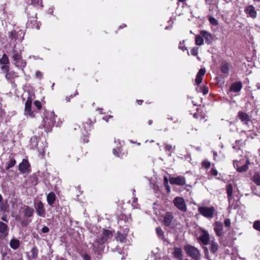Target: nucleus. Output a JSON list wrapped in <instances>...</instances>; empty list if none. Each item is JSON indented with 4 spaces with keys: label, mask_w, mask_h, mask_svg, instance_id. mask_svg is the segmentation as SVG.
<instances>
[{
    "label": "nucleus",
    "mask_w": 260,
    "mask_h": 260,
    "mask_svg": "<svg viewBox=\"0 0 260 260\" xmlns=\"http://www.w3.org/2000/svg\"><path fill=\"white\" fill-rule=\"evenodd\" d=\"M91 124L92 121L90 119H88L87 121L85 122V123L83 124L84 130L86 132V133L90 130Z\"/></svg>",
    "instance_id": "obj_31"
},
{
    "label": "nucleus",
    "mask_w": 260,
    "mask_h": 260,
    "mask_svg": "<svg viewBox=\"0 0 260 260\" xmlns=\"http://www.w3.org/2000/svg\"><path fill=\"white\" fill-rule=\"evenodd\" d=\"M137 102L139 105H141L143 102V101L142 100H137Z\"/></svg>",
    "instance_id": "obj_56"
},
{
    "label": "nucleus",
    "mask_w": 260,
    "mask_h": 260,
    "mask_svg": "<svg viewBox=\"0 0 260 260\" xmlns=\"http://www.w3.org/2000/svg\"><path fill=\"white\" fill-rule=\"evenodd\" d=\"M224 224L225 226V231H227L231 225V221L229 218H226L224 220Z\"/></svg>",
    "instance_id": "obj_33"
},
{
    "label": "nucleus",
    "mask_w": 260,
    "mask_h": 260,
    "mask_svg": "<svg viewBox=\"0 0 260 260\" xmlns=\"http://www.w3.org/2000/svg\"><path fill=\"white\" fill-rule=\"evenodd\" d=\"M206 73L205 68L201 69L198 72L195 79V82L197 85H199L202 82L203 77L204 76Z\"/></svg>",
    "instance_id": "obj_14"
},
{
    "label": "nucleus",
    "mask_w": 260,
    "mask_h": 260,
    "mask_svg": "<svg viewBox=\"0 0 260 260\" xmlns=\"http://www.w3.org/2000/svg\"><path fill=\"white\" fill-rule=\"evenodd\" d=\"M156 233L159 237H162L164 236V232L160 227L156 229Z\"/></svg>",
    "instance_id": "obj_38"
},
{
    "label": "nucleus",
    "mask_w": 260,
    "mask_h": 260,
    "mask_svg": "<svg viewBox=\"0 0 260 260\" xmlns=\"http://www.w3.org/2000/svg\"><path fill=\"white\" fill-rule=\"evenodd\" d=\"M217 155V152H213V156H214V159H215V157H216Z\"/></svg>",
    "instance_id": "obj_57"
},
{
    "label": "nucleus",
    "mask_w": 260,
    "mask_h": 260,
    "mask_svg": "<svg viewBox=\"0 0 260 260\" xmlns=\"http://www.w3.org/2000/svg\"><path fill=\"white\" fill-rule=\"evenodd\" d=\"M169 182L172 185H177L179 186H183L186 184V179L183 176H178L177 177H170Z\"/></svg>",
    "instance_id": "obj_9"
},
{
    "label": "nucleus",
    "mask_w": 260,
    "mask_h": 260,
    "mask_svg": "<svg viewBox=\"0 0 260 260\" xmlns=\"http://www.w3.org/2000/svg\"><path fill=\"white\" fill-rule=\"evenodd\" d=\"M173 203L174 206L179 210L182 212L187 211V206L185 200L182 197H175L173 201Z\"/></svg>",
    "instance_id": "obj_4"
},
{
    "label": "nucleus",
    "mask_w": 260,
    "mask_h": 260,
    "mask_svg": "<svg viewBox=\"0 0 260 260\" xmlns=\"http://www.w3.org/2000/svg\"><path fill=\"white\" fill-rule=\"evenodd\" d=\"M30 164L27 159H23L19 165V170L22 174L28 173L30 172Z\"/></svg>",
    "instance_id": "obj_10"
},
{
    "label": "nucleus",
    "mask_w": 260,
    "mask_h": 260,
    "mask_svg": "<svg viewBox=\"0 0 260 260\" xmlns=\"http://www.w3.org/2000/svg\"><path fill=\"white\" fill-rule=\"evenodd\" d=\"M173 254L175 258L181 260L182 259V249L179 247L174 248Z\"/></svg>",
    "instance_id": "obj_20"
},
{
    "label": "nucleus",
    "mask_w": 260,
    "mask_h": 260,
    "mask_svg": "<svg viewBox=\"0 0 260 260\" xmlns=\"http://www.w3.org/2000/svg\"><path fill=\"white\" fill-rule=\"evenodd\" d=\"M198 53V48L194 47L191 50V53L193 56H197Z\"/></svg>",
    "instance_id": "obj_42"
},
{
    "label": "nucleus",
    "mask_w": 260,
    "mask_h": 260,
    "mask_svg": "<svg viewBox=\"0 0 260 260\" xmlns=\"http://www.w3.org/2000/svg\"><path fill=\"white\" fill-rule=\"evenodd\" d=\"M246 13L247 15L252 18H255L256 17V11L255 8L252 6H248L246 8Z\"/></svg>",
    "instance_id": "obj_15"
},
{
    "label": "nucleus",
    "mask_w": 260,
    "mask_h": 260,
    "mask_svg": "<svg viewBox=\"0 0 260 260\" xmlns=\"http://www.w3.org/2000/svg\"><path fill=\"white\" fill-rule=\"evenodd\" d=\"M164 181H165V185L167 184L168 180V179L167 177H165Z\"/></svg>",
    "instance_id": "obj_55"
},
{
    "label": "nucleus",
    "mask_w": 260,
    "mask_h": 260,
    "mask_svg": "<svg viewBox=\"0 0 260 260\" xmlns=\"http://www.w3.org/2000/svg\"><path fill=\"white\" fill-rule=\"evenodd\" d=\"M196 44L198 46H201L204 44V40L201 35H197L195 39Z\"/></svg>",
    "instance_id": "obj_29"
},
{
    "label": "nucleus",
    "mask_w": 260,
    "mask_h": 260,
    "mask_svg": "<svg viewBox=\"0 0 260 260\" xmlns=\"http://www.w3.org/2000/svg\"><path fill=\"white\" fill-rule=\"evenodd\" d=\"M209 244L210 245V250L213 253H215L218 250V245L216 242L214 241H211L209 242Z\"/></svg>",
    "instance_id": "obj_25"
},
{
    "label": "nucleus",
    "mask_w": 260,
    "mask_h": 260,
    "mask_svg": "<svg viewBox=\"0 0 260 260\" xmlns=\"http://www.w3.org/2000/svg\"><path fill=\"white\" fill-rule=\"evenodd\" d=\"M1 69L2 70L4 71L7 73L9 71V67L8 64H3V66L1 67Z\"/></svg>",
    "instance_id": "obj_43"
},
{
    "label": "nucleus",
    "mask_w": 260,
    "mask_h": 260,
    "mask_svg": "<svg viewBox=\"0 0 260 260\" xmlns=\"http://www.w3.org/2000/svg\"><path fill=\"white\" fill-rule=\"evenodd\" d=\"M5 76L8 80H11L15 78L16 77H17L18 75L17 73L13 71H9L6 73Z\"/></svg>",
    "instance_id": "obj_22"
},
{
    "label": "nucleus",
    "mask_w": 260,
    "mask_h": 260,
    "mask_svg": "<svg viewBox=\"0 0 260 260\" xmlns=\"http://www.w3.org/2000/svg\"><path fill=\"white\" fill-rule=\"evenodd\" d=\"M49 231V229L47 226H45L42 229V232L43 233H47Z\"/></svg>",
    "instance_id": "obj_47"
},
{
    "label": "nucleus",
    "mask_w": 260,
    "mask_h": 260,
    "mask_svg": "<svg viewBox=\"0 0 260 260\" xmlns=\"http://www.w3.org/2000/svg\"><path fill=\"white\" fill-rule=\"evenodd\" d=\"M210 172L211 175L214 176H216L218 175L217 171L214 168H212Z\"/></svg>",
    "instance_id": "obj_44"
},
{
    "label": "nucleus",
    "mask_w": 260,
    "mask_h": 260,
    "mask_svg": "<svg viewBox=\"0 0 260 260\" xmlns=\"http://www.w3.org/2000/svg\"><path fill=\"white\" fill-rule=\"evenodd\" d=\"M32 102L31 98L29 96L25 103L24 114L31 118H34L35 116V111L31 110Z\"/></svg>",
    "instance_id": "obj_8"
},
{
    "label": "nucleus",
    "mask_w": 260,
    "mask_h": 260,
    "mask_svg": "<svg viewBox=\"0 0 260 260\" xmlns=\"http://www.w3.org/2000/svg\"><path fill=\"white\" fill-rule=\"evenodd\" d=\"M103 235L104 237L102 239V241L104 242L107 239H105V237H106L107 238H110L112 236V233L108 230H105L103 232Z\"/></svg>",
    "instance_id": "obj_30"
},
{
    "label": "nucleus",
    "mask_w": 260,
    "mask_h": 260,
    "mask_svg": "<svg viewBox=\"0 0 260 260\" xmlns=\"http://www.w3.org/2000/svg\"><path fill=\"white\" fill-rule=\"evenodd\" d=\"M165 149L166 151L172 152L173 151V147L172 145L166 144Z\"/></svg>",
    "instance_id": "obj_40"
},
{
    "label": "nucleus",
    "mask_w": 260,
    "mask_h": 260,
    "mask_svg": "<svg viewBox=\"0 0 260 260\" xmlns=\"http://www.w3.org/2000/svg\"><path fill=\"white\" fill-rule=\"evenodd\" d=\"M84 142H88V140H84Z\"/></svg>",
    "instance_id": "obj_63"
},
{
    "label": "nucleus",
    "mask_w": 260,
    "mask_h": 260,
    "mask_svg": "<svg viewBox=\"0 0 260 260\" xmlns=\"http://www.w3.org/2000/svg\"><path fill=\"white\" fill-rule=\"evenodd\" d=\"M199 91L202 92L204 95L206 94L209 91L208 87L206 86H201L199 89Z\"/></svg>",
    "instance_id": "obj_35"
},
{
    "label": "nucleus",
    "mask_w": 260,
    "mask_h": 260,
    "mask_svg": "<svg viewBox=\"0 0 260 260\" xmlns=\"http://www.w3.org/2000/svg\"><path fill=\"white\" fill-rule=\"evenodd\" d=\"M210 23L213 25H217L218 24L217 20L213 17H210L209 18Z\"/></svg>",
    "instance_id": "obj_39"
},
{
    "label": "nucleus",
    "mask_w": 260,
    "mask_h": 260,
    "mask_svg": "<svg viewBox=\"0 0 260 260\" xmlns=\"http://www.w3.org/2000/svg\"><path fill=\"white\" fill-rule=\"evenodd\" d=\"M242 85V83L239 82L233 83L230 87V91L233 92H238L241 90Z\"/></svg>",
    "instance_id": "obj_19"
},
{
    "label": "nucleus",
    "mask_w": 260,
    "mask_h": 260,
    "mask_svg": "<svg viewBox=\"0 0 260 260\" xmlns=\"http://www.w3.org/2000/svg\"><path fill=\"white\" fill-rule=\"evenodd\" d=\"M82 257L84 260H91V257L88 254H84Z\"/></svg>",
    "instance_id": "obj_46"
},
{
    "label": "nucleus",
    "mask_w": 260,
    "mask_h": 260,
    "mask_svg": "<svg viewBox=\"0 0 260 260\" xmlns=\"http://www.w3.org/2000/svg\"><path fill=\"white\" fill-rule=\"evenodd\" d=\"M213 229L216 235L219 237V241L222 243L224 246L228 245L227 243L223 241L222 236L224 233V228L222 223L220 221H215L213 224Z\"/></svg>",
    "instance_id": "obj_3"
},
{
    "label": "nucleus",
    "mask_w": 260,
    "mask_h": 260,
    "mask_svg": "<svg viewBox=\"0 0 260 260\" xmlns=\"http://www.w3.org/2000/svg\"><path fill=\"white\" fill-rule=\"evenodd\" d=\"M200 35L207 41H210L211 39V34L205 30L201 31Z\"/></svg>",
    "instance_id": "obj_27"
},
{
    "label": "nucleus",
    "mask_w": 260,
    "mask_h": 260,
    "mask_svg": "<svg viewBox=\"0 0 260 260\" xmlns=\"http://www.w3.org/2000/svg\"><path fill=\"white\" fill-rule=\"evenodd\" d=\"M34 210V209L28 206H26L24 209V215L25 216L30 217L33 215Z\"/></svg>",
    "instance_id": "obj_24"
},
{
    "label": "nucleus",
    "mask_w": 260,
    "mask_h": 260,
    "mask_svg": "<svg viewBox=\"0 0 260 260\" xmlns=\"http://www.w3.org/2000/svg\"><path fill=\"white\" fill-rule=\"evenodd\" d=\"M198 211L201 214L206 218H212L215 212V209L213 207H200Z\"/></svg>",
    "instance_id": "obj_5"
},
{
    "label": "nucleus",
    "mask_w": 260,
    "mask_h": 260,
    "mask_svg": "<svg viewBox=\"0 0 260 260\" xmlns=\"http://www.w3.org/2000/svg\"><path fill=\"white\" fill-rule=\"evenodd\" d=\"M103 119L105 120L106 121H108V120H107V119H106V117L103 118Z\"/></svg>",
    "instance_id": "obj_64"
},
{
    "label": "nucleus",
    "mask_w": 260,
    "mask_h": 260,
    "mask_svg": "<svg viewBox=\"0 0 260 260\" xmlns=\"http://www.w3.org/2000/svg\"><path fill=\"white\" fill-rule=\"evenodd\" d=\"M226 190V193L228 194L229 204L231 205L233 203V199H232V194H233L232 185L230 184L227 185Z\"/></svg>",
    "instance_id": "obj_16"
},
{
    "label": "nucleus",
    "mask_w": 260,
    "mask_h": 260,
    "mask_svg": "<svg viewBox=\"0 0 260 260\" xmlns=\"http://www.w3.org/2000/svg\"><path fill=\"white\" fill-rule=\"evenodd\" d=\"M165 187L167 190V192L169 193L170 192L171 190H170V187L169 186V185L167 184H165Z\"/></svg>",
    "instance_id": "obj_51"
},
{
    "label": "nucleus",
    "mask_w": 260,
    "mask_h": 260,
    "mask_svg": "<svg viewBox=\"0 0 260 260\" xmlns=\"http://www.w3.org/2000/svg\"><path fill=\"white\" fill-rule=\"evenodd\" d=\"M56 196L54 192H51L47 196V201L50 206H52L55 202Z\"/></svg>",
    "instance_id": "obj_17"
},
{
    "label": "nucleus",
    "mask_w": 260,
    "mask_h": 260,
    "mask_svg": "<svg viewBox=\"0 0 260 260\" xmlns=\"http://www.w3.org/2000/svg\"><path fill=\"white\" fill-rule=\"evenodd\" d=\"M152 121L151 120H149L148 121V124L149 125H151L152 124Z\"/></svg>",
    "instance_id": "obj_58"
},
{
    "label": "nucleus",
    "mask_w": 260,
    "mask_h": 260,
    "mask_svg": "<svg viewBox=\"0 0 260 260\" xmlns=\"http://www.w3.org/2000/svg\"><path fill=\"white\" fill-rule=\"evenodd\" d=\"M199 241L204 245H207L210 242V237L208 232L204 229H201L199 232Z\"/></svg>",
    "instance_id": "obj_7"
},
{
    "label": "nucleus",
    "mask_w": 260,
    "mask_h": 260,
    "mask_svg": "<svg viewBox=\"0 0 260 260\" xmlns=\"http://www.w3.org/2000/svg\"><path fill=\"white\" fill-rule=\"evenodd\" d=\"M43 75L42 73L40 71H37L36 73V77L37 78L41 79Z\"/></svg>",
    "instance_id": "obj_48"
},
{
    "label": "nucleus",
    "mask_w": 260,
    "mask_h": 260,
    "mask_svg": "<svg viewBox=\"0 0 260 260\" xmlns=\"http://www.w3.org/2000/svg\"><path fill=\"white\" fill-rule=\"evenodd\" d=\"M8 225L3 222H0V238L4 239L8 235Z\"/></svg>",
    "instance_id": "obj_11"
},
{
    "label": "nucleus",
    "mask_w": 260,
    "mask_h": 260,
    "mask_svg": "<svg viewBox=\"0 0 260 260\" xmlns=\"http://www.w3.org/2000/svg\"><path fill=\"white\" fill-rule=\"evenodd\" d=\"M210 166H211L210 162L207 160H205L203 161L202 162V166L206 169L209 168Z\"/></svg>",
    "instance_id": "obj_36"
},
{
    "label": "nucleus",
    "mask_w": 260,
    "mask_h": 260,
    "mask_svg": "<svg viewBox=\"0 0 260 260\" xmlns=\"http://www.w3.org/2000/svg\"><path fill=\"white\" fill-rule=\"evenodd\" d=\"M174 216L173 213L170 212H167L163 217V223L166 226H170L173 221Z\"/></svg>",
    "instance_id": "obj_13"
},
{
    "label": "nucleus",
    "mask_w": 260,
    "mask_h": 260,
    "mask_svg": "<svg viewBox=\"0 0 260 260\" xmlns=\"http://www.w3.org/2000/svg\"><path fill=\"white\" fill-rule=\"evenodd\" d=\"M12 58L15 61V65L17 68H20L23 71V68L26 66L25 60L22 59V52L20 50H17L14 48L12 51Z\"/></svg>",
    "instance_id": "obj_2"
},
{
    "label": "nucleus",
    "mask_w": 260,
    "mask_h": 260,
    "mask_svg": "<svg viewBox=\"0 0 260 260\" xmlns=\"http://www.w3.org/2000/svg\"><path fill=\"white\" fill-rule=\"evenodd\" d=\"M36 28H37V29H40V25H39V23H38V24H37Z\"/></svg>",
    "instance_id": "obj_59"
},
{
    "label": "nucleus",
    "mask_w": 260,
    "mask_h": 260,
    "mask_svg": "<svg viewBox=\"0 0 260 260\" xmlns=\"http://www.w3.org/2000/svg\"><path fill=\"white\" fill-rule=\"evenodd\" d=\"M178 1L180 2H185L186 0H178Z\"/></svg>",
    "instance_id": "obj_62"
},
{
    "label": "nucleus",
    "mask_w": 260,
    "mask_h": 260,
    "mask_svg": "<svg viewBox=\"0 0 260 260\" xmlns=\"http://www.w3.org/2000/svg\"><path fill=\"white\" fill-rule=\"evenodd\" d=\"M35 106L37 107L38 110H40L42 108V104L39 101H36L34 103Z\"/></svg>",
    "instance_id": "obj_41"
},
{
    "label": "nucleus",
    "mask_w": 260,
    "mask_h": 260,
    "mask_svg": "<svg viewBox=\"0 0 260 260\" xmlns=\"http://www.w3.org/2000/svg\"><path fill=\"white\" fill-rule=\"evenodd\" d=\"M2 219L3 220V221H6V222H8V220H7V216H3L2 218Z\"/></svg>",
    "instance_id": "obj_54"
},
{
    "label": "nucleus",
    "mask_w": 260,
    "mask_h": 260,
    "mask_svg": "<svg viewBox=\"0 0 260 260\" xmlns=\"http://www.w3.org/2000/svg\"><path fill=\"white\" fill-rule=\"evenodd\" d=\"M36 212L38 215L42 217L45 216V209L43 203L41 201H39L36 207Z\"/></svg>",
    "instance_id": "obj_12"
},
{
    "label": "nucleus",
    "mask_w": 260,
    "mask_h": 260,
    "mask_svg": "<svg viewBox=\"0 0 260 260\" xmlns=\"http://www.w3.org/2000/svg\"><path fill=\"white\" fill-rule=\"evenodd\" d=\"M253 227L256 230L260 231V220L255 221L253 223Z\"/></svg>",
    "instance_id": "obj_37"
},
{
    "label": "nucleus",
    "mask_w": 260,
    "mask_h": 260,
    "mask_svg": "<svg viewBox=\"0 0 260 260\" xmlns=\"http://www.w3.org/2000/svg\"><path fill=\"white\" fill-rule=\"evenodd\" d=\"M10 245L12 249L16 250L18 249L20 246L19 240L16 239H12L10 241Z\"/></svg>",
    "instance_id": "obj_21"
},
{
    "label": "nucleus",
    "mask_w": 260,
    "mask_h": 260,
    "mask_svg": "<svg viewBox=\"0 0 260 260\" xmlns=\"http://www.w3.org/2000/svg\"><path fill=\"white\" fill-rule=\"evenodd\" d=\"M233 165L239 172H243L244 171V164L241 160L240 161L235 160Z\"/></svg>",
    "instance_id": "obj_18"
},
{
    "label": "nucleus",
    "mask_w": 260,
    "mask_h": 260,
    "mask_svg": "<svg viewBox=\"0 0 260 260\" xmlns=\"http://www.w3.org/2000/svg\"><path fill=\"white\" fill-rule=\"evenodd\" d=\"M0 64L5 65L9 64V57L6 54H4L2 57L0 58Z\"/></svg>",
    "instance_id": "obj_26"
},
{
    "label": "nucleus",
    "mask_w": 260,
    "mask_h": 260,
    "mask_svg": "<svg viewBox=\"0 0 260 260\" xmlns=\"http://www.w3.org/2000/svg\"><path fill=\"white\" fill-rule=\"evenodd\" d=\"M3 201V197L0 194V202H2Z\"/></svg>",
    "instance_id": "obj_60"
},
{
    "label": "nucleus",
    "mask_w": 260,
    "mask_h": 260,
    "mask_svg": "<svg viewBox=\"0 0 260 260\" xmlns=\"http://www.w3.org/2000/svg\"><path fill=\"white\" fill-rule=\"evenodd\" d=\"M16 163V160L14 158H10L9 161L7 164L6 169L9 170L14 167Z\"/></svg>",
    "instance_id": "obj_28"
},
{
    "label": "nucleus",
    "mask_w": 260,
    "mask_h": 260,
    "mask_svg": "<svg viewBox=\"0 0 260 260\" xmlns=\"http://www.w3.org/2000/svg\"><path fill=\"white\" fill-rule=\"evenodd\" d=\"M62 123L57 118V116L53 112H51L43 120V126L47 129H50L53 125L59 126Z\"/></svg>",
    "instance_id": "obj_1"
},
{
    "label": "nucleus",
    "mask_w": 260,
    "mask_h": 260,
    "mask_svg": "<svg viewBox=\"0 0 260 260\" xmlns=\"http://www.w3.org/2000/svg\"><path fill=\"white\" fill-rule=\"evenodd\" d=\"M113 154H114L115 155L117 156H119V155H118V152L117 151V150H116V149H113Z\"/></svg>",
    "instance_id": "obj_52"
},
{
    "label": "nucleus",
    "mask_w": 260,
    "mask_h": 260,
    "mask_svg": "<svg viewBox=\"0 0 260 260\" xmlns=\"http://www.w3.org/2000/svg\"><path fill=\"white\" fill-rule=\"evenodd\" d=\"M253 182L257 185H260V175L259 174H255L253 178Z\"/></svg>",
    "instance_id": "obj_34"
},
{
    "label": "nucleus",
    "mask_w": 260,
    "mask_h": 260,
    "mask_svg": "<svg viewBox=\"0 0 260 260\" xmlns=\"http://www.w3.org/2000/svg\"><path fill=\"white\" fill-rule=\"evenodd\" d=\"M186 253L194 259H198L200 256L199 250L194 246L187 245L184 247Z\"/></svg>",
    "instance_id": "obj_6"
},
{
    "label": "nucleus",
    "mask_w": 260,
    "mask_h": 260,
    "mask_svg": "<svg viewBox=\"0 0 260 260\" xmlns=\"http://www.w3.org/2000/svg\"><path fill=\"white\" fill-rule=\"evenodd\" d=\"M56 260H67V259L64 258V257H59V256H57L56 257Z\"/></svg>",
    "instance_id": "obj_53"
},
{
    "label": "nucleus",
    "mask_w": 260,
    "mask_h": 260,
    "mask_svg": "<svg viewBox=\"0 0 260 260\" xmlns=\"http://www.w3.org/2000/svg\"><path fill=\"white\" fill-rule=\"evenodd\" d=\"M247 115L245 114V116H244L245 120H246L247 119Z\"/></svg>",
    "instance_id": "obj_61"
},
{
    "label": "nucleus",
    "mask_w": 260,
    "mask_h": 260,
    "mask_svg": "<svg viewBox=\"0 0 260 260\" xmlns=\"http://www.w3.org/2000/svg\"><path fill=\"white\" fill-rule=\"evenodd\" d=\"M229 71V65L226 62H223L221 64V72L224 74H228Z\"/></svg>",
    "instance_id": "obj_23"
},
{
    "label": "nucleus",
    "mask_w": 260,
    "mask_h": 260,
    "mask_svg": "<svg viewBox=\"0 0 260 260\" xmlns=\"http://www.w3.org/2000/svg\"><path fill=\"white\" fill-rule=\"evenodd\" d=\"M31 4L33 5H38L40 2V0H31Z\"/></svg>",
    "instance_id": "obj_50"
},
{
    "label": "nucleus",
    "mask_w": 260,
    "mask_h": 260,
    "mask_svg": "<svg viewBox=\"0 0 260 260\" xmlns=\"http://www.w3.org/2000/svg\"><path fill=\"white\" fill-rule=\"evenodd\" d=\"M179 48L181 50H182V51H185L186 50H187V48L184 46H183L181 43H180V45L179 46Z\"/></svg>",
    "instance_id": "obj_49"
},
{
    "label": "nucleus",
    "mask_w": 260,
    "mask_h": 260,
    "mask_svg": "<svg viewBox=\"0 0 260 260\" xmlns=\"http://www.w3.org/2000/svg\"><path fill=\"white\" fill-rule=\"evenodd\" d=\"M238 117L241 120V121H244V113L243 112H240L239 113Z\"/></svg>",
    "instance_id": "obj_45"
},
{
    "label": "nucleus",
    "mask_w": 260,
    "mask_h": 260,
    "mask_svg": "<svg viewBox=\"0 0 260 260\" xmlns=\"http://www.w3.org/2000/svg\"><path fill=\"white\" fill-rule=\"evenodd\" d=\"M32 253V257L33 258H36L38 256V249L36 246H34L31 250Z\"/></svg>",
    "instance_id": "obj_32"
}]
</instances>
